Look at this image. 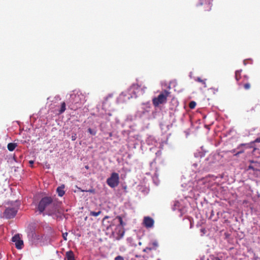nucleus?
<instances>
[{"mask_svg":"<svg viewBox=\"0 0 260 260\" xmlns=\"http://www.w3.org/2000/svg\"><path fill=\"white\" fill-rule=\"evenodd\" d=\"M248 145H249V144H248L242 143L238 146L237 149H240V148L242 146H248Z\"/></svg>","mask_w":260,"mask_h":260,"instance_id":"25","label":"nucleus"},{"mask_svg":"<svg viewBox=\"0 0 260 260\" xmlns=\"http://www.w3.org/2000/svg\"><path fill=\"white\" fill-rule=\"evenodd\" d=\"M169 92L165 90L161 92L157 97H155L152 99V104L154 107H157L160 104H162L166 103L167 98L169 96Z\"/></svg>","mask_w":260,"mask_h":260,"instance_id":"3","label":"nucleus"},{"mask_svg":"<svg viewBox=\"0 0 260 260\" xmlns=\"http://www.w3.org/2000/svg\"><path fill=\"white\" fill-rule=\"evenodd\" d=\"M244 77H245V78H246V79H247V78H248V77H247L246 76H244Z\"/></svg>","mask_w":260,"mask_h":260,"instance_id":"38","label":"nucleus"},{"mask_svg":"<svg viewBox=\"0 0 260 260\" xmlns=\"http://www.w3.org/2000/svg\"><path fill=\"white\" fill-rule=\"evenodd\" d=\"M81 97H83V95L81 94H73L71 95L72 99V102L75 104H78L82 103Z\"/></svg>","mask_w":260,"mask_h":260,"instance_id":"10","label":"nucleus"},{"mask_svg":"<svg viewBox=\"0 0 260 260\" xmlns=\"http://www.w3.org/2000/svg\"><path fill=\"white\" fill-rule=\"evenodd\" d=\"M88 191L90 192H93V190H89Z\"/></svg>","mask_w":260,"mask_h":260,"instance_id":"36","label":"nucleus"},{"mask_svg":"<svg viewBox=\"0 0 260 260\" xmlns=\"http://www.w3.org/2000/svg\"><path fill=\"white\" fill-rule=\"evenodd\" d=\"M117 220V225L116 228L117 236L116 239L118 240L121 239L124 236L125 230L124 227L126 225L127 219L125 215L117 216L115 218Z\"/></svg>","mask_w":260,"mask_h":260,"instance_id":"1","label":"nucleus"},{"mask_svg":"<svg viewBox=\"0 0 260 260\" xmlns=\"http://www.w3.org/2000/svg\"><path fill=\"white\" fill-rule=\"evenodd\" d=\"M85 168H86V169H88L89 167H88V166H85Z\"/></svg>","mask_w":260,"mask_h":260,"instance_id":"35","label":"nucleus"},{"mask_svg":"<svg viewBox=\"0 0 260 260\" xmlns=\"http://www.w3.org/2000/svg\"><path fill=\"white\" fill-rule=\"evenodd\" d=\"M115 260H124V258L121 256H118L115 258Z\"/></svg>","mask_w":260,"mask_h":260,"instance_id":"26","label":"nucleus"},{"mask_svg":"<svg viewBox=\"0 0 260 260\" xmlns=\"http://www.w3.org/2000/svg\"><path fill=\"white\" fill-rule=\"evenodd\" d=\"M67 235H68V233H63V234H62L63 238V239H64V240H67V238H66V237L67 236Z\"/></svg>","mask_w":260,"mask_h":260,"instance_id":"27","label":"nucleus"},{"mask_svg":"<svg viewBox=\"0 0 260 260\" xmlns=\"http://www.w3.org/2000/svg\"><path fill=\"white\" fill-rule=\"evenodd\" d=\"M239 151H243V153L244 151V150H243V149H241V150H240Z\"/></svg>","mask_w":260,"mask_h":260,"instance_id":"37","label":"nucleus"},{"mask_svg":"<svg viewBox=\"0 0 260 260\" xmlns=\"http://www.w3.org/2000/svg\"><path fill=\"white\" fill-rule=\"evenodd\" d=\"M17 145L16 143H10L8 144L7 148H8V149L10 151H12L15 149V148L17 147Z\"/></svg>","mask_w":260,"mask_h":260,"instance_id":"14","label":"nucleus"},{"mask_svg":"<svg viewBox=\"0 0 260 260\" xmlns=\"http://www.w3.org/2000/svg\"><path fill=\"white\" fill-rule=\"evenodd\" d=\"M254 142L260 143V137L256 139L254 141Z\"/></svg>","mask_w":260,"mask_h":260,"instance_id":"32","label":"nucleus"},{"mask_svg":"<svg viewBox=\"0 0 260 260\" xmlns=\"http://www.w3.org/2000/svg\"><path fill=\"white\" fill-rule=\"evenodd\" d=\"M52 199L51 197H44L40 201L38 205V210L40 213L43 212V211L46 209L47 210L50 208V205H52Z\"/></svg>","mask_w":260,"mask_h":260,"instance_id":"4","label":"nucleus"},{"mask_svg":"<svg viewBox=\"0 0 260 260\" xmlns=\"http://www.w3.org/2000/svg\"><path fill=\"white\" fill-rule=\"evenodd\" d=\"M66 256L67 260H75L74 252L71 250L66 252Z\"/></svg>","mask_w":260,"mask_h":260,"instance_id":"12","label":"nucleus"},{"mask_svg":"<svg viewBox=\"0 0 260 260\" xmlns=\"http://www.w3.org/2000/svg\"><path fill=\"white\" fill-rule=\"evenodd\" d=\"M139 88L140 87L138 84H133L129 89V92H132L133 93V95H131L130 93L127 94L126 92H122L117 98V102L119 103L125 102L134 96L136 97L137 93L138 92V90Z\"/></svg>","mask_w":260,"mask_h":260,"instance_id":"2","label":"nucleus"},{"mask_svg":"<svg viewBox=\"0 0 260 260\" xmlns=\"http://www.w3.org/2000/svg\"><path fill=\"white\" fill-rule=\"evenodd\" d=\"M242 70H238L235 72V79L237 81H239L241 79V73Z\"/></svg>","mask_w":260,"mask_h":260,"instance_id":"16","label":"nucleus"},{"mask_svg":"<svg viewBox=\"0 0 260 260\" xmlns=\"http://www.w3.org/2000/svg\"><path fill=\"white\" fill-rule=\"evenodd\" d=\"M211 260H222L221 258L217 256H214L213 255L211 256Z\"/></svg>","mask_w":260,"mask_h":260,"instance_id":"24","label":"nucleus"},{"mask_svg":"<svg viewBox=\"0 0 260 260\" xmlns=\"http://www.w3.org/2000/svg\"><path fill=\"white\" fill-rule=\"evenodd\" d=\"M76 139V135L75 134L74 136H72V140L75 141Z\"/></svg>","mask_w":260,"mask_h":260,"instance_id":"30","label":"nucleus"},{"mask_svg":"<svg viewBox=\"0 0 260 260\" xmlns=\"http://www.w3.org/2000/svg\"><path fill=\"white\" fill-rule=\"evenodd\" d=\"M29 163H30V164H32L34 163V161H33V160H30V161H29Z\"/></svg>","mask_w":260,"mask_h":260,"instance_id":"33","label":"nucleus"},{"mask_svg":"<svg viewBox=\"0 0 260 260\" xmlns=\"http://www.w3.org/2000/svg\"><path fill=\"white\" fill-rule=\"evenodd\" d=\"M66 105L65 102H63L61 103V108L59 111V114H62V113H63L65 111V110L66 109Z\"/></svg>","mask_w":260,"mask_h":260,"instance_id":"17","label":"nucleus"},{"mask_svg":"<svg viewBox=\"0 0 260 260\" xmlns=\"http://www.w3.org/2000/svg\"><path fill=\"white\" fill-rule=\"evenodd\" d=\"M243 153V151H238L237 153L235 154V156H238L239 154H241Z\"/></svg>","mask_w":260,"mask_h":260,"instance_id":"31","label":"nucleus"},{"mask_svg":"<svg viewBox=\"0 0 260 260\" xmlns=\"http://www.w3.org/2000/svg\"><path fill=\"white\" fill-rule=\"evenodd\" d=\"M235 151H235V149H233V150H232V152L233 153L235 152Z\"/></svg>","mask_w":260,"mask_h":260,"instance_id":"34","label":"nucleus"},{"mask_svg":"<svg viewBox=\"0 0 260 260\" xmlns=\"http://www.w3.org/2000/svg\"><path fill=\"white\" fill-rule=\"evenodd\" d=\"M243 86L245 90H249L251 87V85L249 82H246L243 84Z\"/></svg>","mask_w":260,"mask_h":260,"instance_id":"20","label":"nucleus"},{"mask_svg":"<svg viewBox=\"0 0 260 260\" xmlns=\"http://www.w3.org/2000/svg\"><path fill=\"white\" fill-rule=\"evenodd\" d=\"M18 209V205H14L11 207H7L4 212V217L7 219H11L14 218L16 216Z\"/></svg>","mask_w":260,"mask_h":260,"instance_id":"5","label":"nucleus"},{"mask_svg":"<svg viewBox=\"0 0 260 260\" xmlns=\"http://www.w3.org/2000/svg\"><path fill=\"white\" fill-rule=\"evenodd\" d=\"M196 106V103L194 101L190 102L189 104V107L191 109H194L195 108Z\"/></svg>","mask_w":260,"mask_h":260,"instance_id":"22","label":"nucleus"},{"mask_svg":"<svg viewBox=\"0 0 260 260\" xmlns=\"http://www.w3.org/2000/svg\"><path fill=\"white\" fill-rule=\"evenodd\" d=\"M198 82H199L200 83H201L204 86V87H206L207 86H206V80L205 79V80H203L200 77H198L196 80Z\"/></svg>","mask_w":260,"mask_h":260,"instance_id":"18","label":"nucleus"},{"mask_svg":"<svg viewBox=\"0 0 260 260\" xmlns=\"http://www.w3.org/2000/svg\"><path fill=\"white\" fill-rule=\"evenodd\" d=\"M58 211L57 206L56 204L52 202V205H50L49 208L47 209V214L49 215H53L56 213Z\"/></svg>","mask_w":260,"mask_h":260,"instance_id":"9","label":"nucleus"},{"mask_svg":"<svg viewBox=\"0 0 260 260\" xmlns=\"http://www.w3.org/2000/svg\"><path fill=\"white\" fill-rule=\"evenodd\" d=\"M107 184L111 187H114V172L111 174V177L107 180Z\"/></svg>","mask_w":260,"mask_h":260,"instance_id":"13","label":"nucleus"},{"mask_svg":"<svg viewBox=\"0 0 260 260\" xmlns=\"http://www.w3.org/2000/svg\"><path fill=\"white\" fill-rule=\"evenodd\" d=\"M88 132L92 135H95L96 134V132L95 131H93V129H92L91 128H89L88 129Z\"/></svg>","mask_w":260,"mask_h":260,"instance_id":"23","label":"nucleus"},{"mask_svg":"<svg viewBox=\"0 0 260 260\" xmlns=\"http://www.w3.org/2000/svg\"><path fill=\"white\" fill-rule=\"evenodd\" d=\"M252 165H250L248 167L249 169H251L254 171H256V170H258L259 168L258 167L257 165L258 164H255V162H253Z\"/></svg>","mask_w":260,"mask_h":260,"instance_id":"15","label":"nucleus"},{"mask_svg":"<svg viewBox=\"0 0 260 260\" xmlns=\"http://www.w3.org/2000/svg\"><path fill=\"white\" fill-rule=\"evenodd\" d=\"M153 219L149 216L145 217L143 220V224L147 228H150L153 226L154 224Z\"/></svg>","mask_w":260,"mask_h":260,"instance_id":"8","label":"nucleus"},{"mask_svg":"<svg viewBox=\"0 0 260 260\" xmlns=\"http://www.w3.org/2000/svg\"><path fill=\"white\" fill-rule=\"evenodd\" d=\"M199 6L202 12H209L212 9V0H200Z\"/></svg>","mask_w":260,"mask_h":260,"instance_id":"6","label":"nucleus"},{"mask_svg":"<svg viewBox=\"0 0 260 260\" xmlns=\"http://www.w3.org/2000/svg\"><path fill=\"white\" fill-rule=\"evenodd\" d=\"M101 213V211H99L98 212H94V211H90L89 213L90 216H98Z\"/></svg>","mask_w":260,"mask_h":260,"instance_id":"19","label":"nucleus"},{"mask_svg":"<svg viewBox=\"0 0 260 260\" xmlns=\"http://www.w3.org/2000/svg\"><path fill=\"white\" fill-rule=\"evenodd\" d=\"M12 241L15 243V247L18 249H21L23 246V241L21 239L20 235L18 234L14 235L12 238Z\"/></svg>","mask_w":260,"mask_h":260,"instance_id":"7","label":"nucleus"},{"mask_svg":"<svg viewBox=\"0 0 260 260\" xmlns=\"http://www.w3.org/2000/svg\"><path fill=\"white\" fill-rule=\"evenodd\" d=\"M255 164H258V165H257V166H258V167L259 168L258 170H256V171H259V172H260V162L256 161V162H255Z\"/></svg>","mask_w":260,"mask_h":260,"instance_id":"29","label":"nucleus"},{"mask_svg":"<svg viewBox=\"0 0 260 260\" xmlns=\"http://www.w3.org/2000/svg\"><path fill=\"white\" fill-rule=\"evenodd\" d=\"M119 183V175L117 173H115V186H117Z\"/></svg>","mask_w":260,"mask_h":260,"instance_id":"21","label":"nucleus"},{"mask_svg":"<svg viewBox=\"0 0 260 260\" xmlns=\"http://www.w3.org/2000/svg\"><path fill=\"white\" fill-rule=\"evenodd\" d=\"M64 188V185H62L61 186H59L57 188L56 191H57L58 196L62 197L64 194L65 192L63 190Z\"/></svg>","mask_w":260,"mask_h":260,"instance_id":"11","label":"nucleus"},{"mask_svg":"<svg viewBox=\"0 0 260 260\" xmlns=\"http://www.w3.org/2000/svg\"><path fill=\"white\" fill-rule=\"evenodd\" d=\"M152 249L151 248L146 247V248L143 249L144 252H147V250H151Z\"/></svg>","mask_w":260,"mask_h":260,"instance_id":"28","label":"nucleus"}]
</instances>
